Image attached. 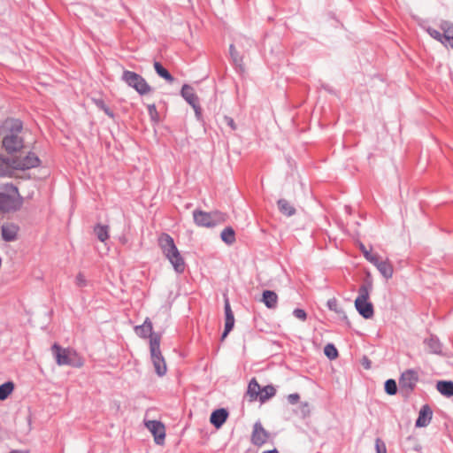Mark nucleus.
<instances>
[{
  "mask_svg": "<svg viewBox=\"0 0 453 453\" xmlns=\"http://www.w3.org/2000/svg\"><path fill=\"white\" fill-rule=\"evenodd\" d=\"M372 289L371 280L365 281L358 288V295L355 300V307L364 319H372L374 314L373 305L369 302L370 293Z\"/></svg>",
  "mask_w": 453,
  "mask_h": 453,
  "instance_id": "obj_4",
  "label": "nucleus"
},
{
  "mask_svg": "<svg viewBox=\"0 0 453 453\" xmlns=\"http://www.w3.org/2000/svg\"><path fill=\"white\" fill-rule=\"evenodd\" d=\"M227 417L226 410L218 409L211 413L210 421L215 427L219 428L226 422Z\"/></svg>",
  "mask_w": 453,
  "mask_h": 453,
  "instance_id": "obj_18",
  "label": "nucleus"
},
{
  "mask_svg": "<svg viewBox=\"0 0 453 453\" xmlns=\"http://www.w3.org/2000/svg\"><path fill=\"white\" fill-rule=\"evenodd\" d=\"M181 96L183 98L197 111L198 108V98L194 92V89L189 85H183L181 88Z\"/></svg>",
  "mask_w": 453,
  "mask_h": 453,
  "instance_id": "obj_16",
  "label": "nucleus"
},
{
  "mask_svg": "<svg viewBox=\"0 0 453 453\" xmlns=\"http://www.w3.org/2000/svg\"><path fill=\"white\" fill-rule=\"evenodd\" d=\"M150 350L152 364L158 376L166 373V364L160 350V337L152 336L150 341Z\"/></svg>",
  "mask_w": 453,
  "mask_h": 453,
  "instance_id": "obj_6",
  "label": "nucleus"
},
{
  "mask_svg": "<svg viewBox=\"0 0 453 453\" xmlns=\"http://www.w3.org/2000/svg\"><path fill=\"white\" fill-rule=\"evenodd\" d=\"M437 390L447 397L453 396V381L441 380L436 384Z\"/></svg>",
  "mask_w": 453,
  "mask_h": 453,
  "instance_id": "obj_21",
  "label": "nucleus"
},
{
  "mask_svg": "<svg viewBox=\"0 0 453 453\" xmlns=\"http://www.w3.org/2000/svg\"><path fill=\"white\" fill-rule=\"evenodd\" d=\"M229 51H230V56H231V58H232L234 64L236 66H241L242 65V58L239 56V53L237 52V50H235V48L233 44L230 45Z\"/></svg>",
  "mask_w": 453,
  "mask_h": 453,
  "instance_id": "obj_33",
  "label": "nucleus"
},
{
  "mask_svg": "<svg viewBox=\"0 0 453 453\" xmlns=\"http://www.w3.org/2000/svg\"><path fill=\"white\" fill-rule=\"evenodd\" d=\"M375 449L376 453H387L386 444L380 438L375 440Z\"/></svg>",
  "mask_w": 453,
  "mask_h": 453,
  "instance_id": "obj_38",
  "label": "nucleus"
},
{
  "mask_svg": "<svg viewBox=\"0 0 453 453\" xmlns=\"http://www.w3.org/2000/svg\"><path fill=\"white\" fill-rule=\"evenodd\" d=\"M7 134L3 139V146L8 153H14L24 147L22 122L19 119H11L6 122Z\"/></svg>",
  "mask_w": 453,
  "mask_h": 453,
  "instance_id": "obj_2",
  "label": "nucleus"
},
{
  "mask_svg": "<svg viewBox=\"0 0 453 453\" xmlns=\"http://www.w3.org/2000/svg\"><path fill=\"white\" fill-rule=\"evenodd\" d=\"M234 326V319H226V321H225V329H224V332H223V334L221 335V340L222 341L227 336V334L233 329Z\"/></svg>",
  "mask_w": 453,
  "mask_h": 453,
  "instance_id": "obj_35",
  "label": "nucleus"
},
{
  "mask_svg": "<svg viewBox=\"0 0 453 453\" xmlns=\"http://www.w3.org/2000/svg\"><path fill=\"white\" fill-rule=\"evenodd\" d=\"M380 274L387 280L392 278L394 273V269L388 259L380 260L379 256L372 262Z\"/></svg>",
  "mask_w": 453,
  "mask_h": 453,
  "instance_id": "obj_13",
  "label": "nucleus"
},
{
  "mask_svg": "<svg viewBox=\"0 0 453 453\" xmlns=\"http://www.w3.org/2000/svg\"><path fill=\"white\" fill-rule=\"evenodd\" d=\"M324 353L330 360L335 359L338 357V351L332 343H328L325 346Z\"/></svg>",
  "mask_w": 453,
  "mask_h": 453,
  "instance_id": "obj_31",
  "label": "nucleus"
},
{
  "mask_svg": "<svg viewBox=\"0 0 453 453\" xmlns=\"http://www.w3.org/2000/svg\"><path fill=\"white\" fill-rule=\"evenodd\" d=\"M100 104H100V107H101L103 110H104V108H106V106L104 104V103H103V102H100Z\"/></svg>",
  "mask_w": 453,
  "mask_h": 453,
  "instance_id": "obj_50",
  "label": "nucleus"
},
{
  "mask_svg": "<svg viewBox=\"0 0 453 453\" xmlns=\"http://www.w3.org/2000/svg\"><path fill=\"white\" fill-rule=\"evenodd\" d=\"M426 31L431 37H433L434 39H435L442 43V35L440 31H438L434 28H432V27H427Z\"/></svg>",
  "mask_w": 453,
  "mask_h": 453,
  "instance_id": "obj_39",
  "label": "nucleus"
},
{
  "mask_svg": "<svg viewBox=\"0 0 453 453\" xmlns=\"http://www.w3.org/2000/svg\"><path fill=\"white\" fill-rule=\"evenodd\" d=\"M227 124L232 127V129H235L234 122L231 118H226Z\"/></svg>",
  "mask_w": 453,
  "mask_h": 453,
  "instance_id": "obj_46",
  "label": "nucleus"
},
{
  "mask_svg": "<svg viewBox=\"0 0 453 453\" xmlns=\"http://www.w3.org/2000/svg\"><path fill=\"white\" fill-rule=\"evenodd\" d=\"M279 210L286 216H293L296 213V209L285 199L278 201Z\"/></svg>",
  "mask_w": 453,
  "mask_h": 453,
  "instance_id": "obj_26",
  "label": "nucleus"
},
{
  "mask_svg": "<svg viewBox=\"0 0 453 453\" xmlns=\"http://www.w3.org/2000/svg\"><path fill=\"white\" fill-rule=\"evenodd\" d=\"M260 391V385L257 383L256 379H252L248 385L247 390V394L250 397V400H256L259 396Z\"/></svg>",
  "mask_w": 453,
  "mask_h": 453,
  "instance_id": "obj_23",
  "label": "nucleus"
},
{
  "mask_svg": "<svg viewBox=\"0 0 453 453\" xmlns=\"http://www.w3.org/2000/svg\"><path fill=\"white\" fill-rule=\"evenodd\" d=\"M158 244L174 271L177 273H182L186 267L185 261L178 250L173 239L169 234H163L158 239Z\"/></svg>",
  "mask_w": 453,
  "mask_h": 453,
  "instance_id": "obj_3",
  "label": "nucleus"
},
{
  "mask_svg": "<svg viewBox=\"0 0 453 453\" xmlns=\"http://www.w3.org/2000/svg\"><path fill=\"white\" fill-rule=\"evenodd\" d=\"M299 411L302 414L303 418H305L310 415V406L308 403H302L299 406Z\"/></svg>",
  "mask_w": 453,
  "mask_h": 453,
  "instance_id": "obj_41",
  "label": "nucleus"
},
{
  "mask_svg": "<svg viewBox=\"0 0 453 453\" xmlns=\"http://www.w3.org/2000/svg\"><path fill=\"white\" fill-rule=\"evenodd\" d=\"M425 343L428 348L430 353L433 354H441V344L440 341L434 336L425 340Z\"/></svg>",
  "mask_w": 453,
  "mask_h": 453,
  "instance_id": "obj_22",
  "label": "nucleus"
},
{
  "mask_svg": "<svg viewBox=\"0 0 453 453\" xmlns=\"http://www.w3.org/2000/svg\"><path fill=\"white\" fill-rule=\"evenodd\" d=\"M432 418H433L432 409L429 407V405L425 404L421 407V409L418 412V417L416 420L415 426L417 427H426L430 424Z\"/></svg>",
  "mask_w": 453,
  "mask_h": 453,
  "instance_id": "obj_14",
  "label": "nucleus"
},
{
  "mask_svg": "<svg viewBox=\"0 0 453 453\" xmlns=\"http://www.w3.org/2000/svg\"><path fill=\"white\" fill-rule=\"evenodd\" d=\"M327 305L331 311H337V303L335 299L329 300Z\"/></svg>",
  "mask_w": 453,
  "mask_h": 453,
  "instance_id": "obj_44",
  "label": "nucleus"
},
{
  "mask_svg": "<svg viewBox=\"0 0 453 453\" xmlns=\"http://www.w3.org/2000/svg\"><path fill=\"white\" fill-rule=\"evenodd\" d=\"M276 394V389L274 387L268 385L261 388L260 394H259V400L261 403H265L267 400H269L271 397H273Z\"/></svg>",
  "mask_w": 453,
  "mask_h": 453,
  "instance_id": "obj_27",
  "label": "nucleus"
},
{
  "mask_svg": "<svg viewBox=\"0 0 453 453\" xmlns=\"http://www.w3.org/2000/svg\"><path fill=\"white\" fill-rule=\"evenodd\" d=\"M122 80L142 96L149 94L152 90L145 79L134 72L127 70L124 71L122 73Z\"/></svg>",
  "mask_w": 453,
  "mask_h": 453,
  "instance_id": "obj_7",
  "label": "nucleus"
},
{
  "mask_svg": "<svg viewBox=\"0 0 453 453\" xmlns=\"http://www.w3.org/2000/svg\"><path fill=\"white\" fill-rule=\"evenodd\" d=\"M95 234L98 240L104 242L109 238L108 226L103 225H97L95 229Z\"/></svg>",
  "mask_w": 453,
  "mask_h": 453,
  "instance_id": "obj_30",
  "label": "nucleus"
},
{
  "mask_svg": "<svg viewBox=\"0 0 453 453\" xmlns=\"http://www.w3.org/2000/svg\"><path fill=\"white\" fill-rule=\"evenodd\" d=\"M419 380V372L417 369H407L400 376L399 386L402 390L408 393L413 391Z\"/></svg>",
  "mask_w": 453,
  "mask_h": 453,
  "instance_id": "obj_9",
  "label": "nucleus"
},
{
  "mask_svg": "<svg viewBox=\"0 0 453 453\" xmlns=\"http://www.w3.org/2000/svg\"><path fill=\"white\" fill-rule=\"evenodd\" d=\"M148 111L150 115L152 117L154 114H157V108L155 104L148 105Z\"/></svg>",
  "mask_w": 453,
  "mask_h": 453,
  "instance_id": "obj_45",
  "label": "nucleus"
},
{
  "mask_svg": "<svg viewBox=\"0 0 453 453\" xmlns=\"http://www.w3.org/2000/svg\"><path fill=\"white\" fill-rule=\"evenodd\" d=\"M440 28L442 30V44L453 48V24L443 20L440 24Z\"/></svg>",
  "mask_w": 453,
  "mask_h": 453,
  "instance_id": "obj_15",
  "label": "nucleus"
},
{
  "mask_svg": "<svg viewBox=\"0 0 453 453\" xmlns=\"http://www.w3.org/2000/svg\"><path fill=\"white\" fill-rule=\"evenodd\" d=\"M268 440V433L264 429L261 423L257 422L253 426L251 441L254 445L261 446Z\"/></svg>",
  "mask_w": 453,
  "mask_h": 453,
  "instance_id": "obj_12",
  "label": "nucleus"
},
{
  "mask_svg": "<svg viewBox=\"0 0 453 453\" xmlns=\"http://www.w3.org/2000/svg\"><path fill=\"white\" fill-rule=\"evenodd\" d=\"M221 240L227 245H231L235 242V233L231 226L223 229L220 234Z\"/></svg>",
  "mask_w": 453,
  "mask_h": 453,
  "instance_id": "obj_25",
  "label": "nucleus"
},
{
  "mask_svg": "<svg viewBox=\"0 0 453 453\" xmlns=\"http://www.w3.org/2000/svg\"><path fill=\"white\" fill-rule=\"evenodd\" d=\"M359 248L365 259L370 263L373 262V260H375V258L378 257L376 254H372L362 243L359 245Z\"/></svg>",
  "mask_w": 453,
  "mask_h": 453,
  "instance_id": "obj_36",
  "label": "nucleus"
},
{
  "mask_svg": "<svg viewBox=\"0 0 453 453\" xmlns=\"http://www.w3.org/2000/svg\"><path fill=\"white\" fill-rule=\"evenodd\" d=\"M210 215L211 217V227L215 226L219 224H221L226 220V214H225L221 211H211V212H210Z\"/></svg>",
  "mask_w": 453,
  "mask_h": 453,
  "instance_id": "obj_29",
  "label": "nucleus"
},
{
  "mask_svg": "<svg viewBox=\"0 0 453 453\" xmlns=\"http://www.w3.org/2000/svg\"><path fill=\"white\" fill-rule=\"evenodd\" d=\"M10 165L15 170H28L40 165L39 157L33 152H29L27 156L21 157H17L10 158Z\"/></svg>",
  "mask_w": 453,
  "mask_h": 453,
  "instance_id": "obj_8",
  "label": "nucleus"
},
{
  "mask_svg": "<svg viewBox=\"0 0 453 453\" xmlns=\"http://www.w3.org/2000/svg\"><path fill=\"white\" fill-rule=\"evenodd\" d=\"M19 226L13 222H5L1 226L2 239L6 242H12L19 238Z\"/></svg>",
  "mask_w": 453,
  "mask_h": 453,
  "instance_id": "obj_11",
  "label": "nucleus"
},
{
  "mask_svg": "<svg viewBox=\"0 0 453 453\" xmlns=\"http://www.w3.org/2000/svg\"><path fill=\"white\" fill-rule=\"evenodd\" d=\"M100 104H100V107H101L103 110H104V108H106V106L104 104V103H103V102H100Z\"/></svg>",
  "mask_w": 453,
  "mask_h": 453,
  "instance_id": "obj_51",
  "label": "nucleus"
},
{
  "mask_svg": "<svg viewBox=\"0 0 453 453\" xmlns=\"http://www.w3.org/2000/svg\"><path fill=\"white\" fill-rule=\"evenodd\" d=\"M23 197L19 189L12 184H6L0 191V212L15 213L19 211L23 205Z\"/></svg>",
  "mask_w": 453,
  "mask_h": 453,
  "instance_id": "obj_1",
  "label": "nucleus"
},
{
  "mask_svg": "<svg viewBox=\"0 0 453 453\" xmlns=\"http://www.w3.org/2000/svg\"><path fill=\"white\" fill-rule=\"evenodd\" d=\"M12 166L10 165V159H8L6 162H1L0 163V176H7L12 173Z\"/></svg>",
  "mask_w": 453,
  "mask_h": 453,
  "instance_id": "obj_34",
  "label": "nucleus"
},
{
  "mask_svg": "<svg viewBox=\"0 0 453 453\" xmlns=\"http://www.w3.org/2000/svg\"><path fill=\"white\" fill-rule=\"evenodd\" d=\"M154 68L156 73L167 82L173 83L174 81L173 75L159 62H154Z\"/></svg>",
  "mask_w": 453,
  "mask_h": 453,
  "instance_id": "obj_24",
  "label": "nucleus"
},
{
  "mask_svg": "<svg viewBox=\"0 0 453 453\" xmlns=\"http://www.w3.org/2000/svg\"><path fill=\"white\" fill-rule=\"evenodd\" d=\"M14 390V383L12 381L4 382L0 385V400H5Z\"/></svg>",
  "mask_w": 453,
  "mask_h": 453,
  "instance_id": "obj_28",
  "label": "nucleus"
},
{
  "mask_svg": "<svg viewBox=\"0 0 453 453\" xmlns=\"http://www.w3.org/2000/svg\"><path fill=\"white\" fill-rule=\"evenodd\" d=\"M300 399V395L297 393H293L288 395V401L290 404H296Z\"/></svg>",
  "mask_w": 453,
  "mask_h": 453,
  "instance_id": "obj_43",
  "label": "nucleus"
},
{
  "mask_svg": "<svg viewBox=\"0 0 453 453\" xmlns=\"http://www.w3.org/2000/svg\"><path fill=\"white\" fill-rule=\"evenodd\" d=\"M195 223L199 226L211 227L210 212L196 210L193 211Z\"/></svg>",
  "mask_w": 453,
  "mask_h": 453,
  "instance_id": "obj_17",
  "label": "nucleus"
},
{
  "mask_svg": "<svg viewBox=\"0 0 453 453\" xmlns=\"http://www.w3.org/2000/svg\"><path fill=\"white\" fill-rule=\"evenodd\" d=\"M100 104H100V107H101L103 110H104V108H106V106L104 104V103H103V102H100Z\"/></svg>",
  "mask_w": 453,
  "mask_h": 453,
  "instance_id": "obj_49",
  "label": "nucleus"
},
{
  "mask_svg": "<svg viewBox=\"0 0 453 453\" xmlns=\"http://www.w3.org/2000/svg\"><path fill=\"white\" fill-rule=\"evenodd\" d=\"M51 351L56 363L60 366L70 365L73 367H81L83 365V361L73 349L62 348L58 343H54L51 347Z\"/></svg>",
  "mask_w": 453,
  "mask_h": 453,
  "instance_id": "obj_5",
  "label": "nucleus"
},
{
  "mask_svg": "<svg viewBox=\"0 0 453 453\" xmlns=\"http://www.w3.org/2000/svg\"><path fill=\"white\" fill-rule=\"evenodd\" d=\"M10 453H27V452L23 451V450H12Z\"/></svg>",
  "mask_w": 453,
  "mask_h": 453,
  "instance_id": "obj_48",
  "label": "nucleus"
},
{
  "mask_svg": "<svg viewBox=\"0 0 453 453\" xmlns=\"http://www.w3.org/2000/svg\"><path fill=\"white\" fill-rule=\"evenodd\" d=\"M104 111L108 116H110V117H113V113H112V111H111L108 107L104 108Z\"/></svg>",
  "mask_w": 453,
  "mask_h": 453,
  "instance_id": "obj_47",
  "label": "nucleus"
},
{
  "mask_svg": "<svg viewBox=\"0 0 453 453\" xmlns=\"http://www.w3.org/2000/svg\"><path fill=\"white\" fill-rule=\"evenodd\" d=\"M146 428L153 434L155 442L163 444L165 437V428L162 422L157 420H147L144 422Z\"/></svg>",
  "mask_w": 453,
  "mask_h": 453,
  "instance_id": "obj_10",
  "label": "nucleus"
},
{
  "mask_svg": "<svg viewBox=\"0 0 453 453\" xmlns=\"http://www.w3.org/2000/svg\"><path fill=\"white\" fill-rule=\"evenodd\" d=\"M224 310H225L226 319H234V313L231 310L230 303H229V300L227 297L225 298Z\"/></svg>",
  "mask_w": 453,
  "mask_h": 453,
  "instance_id": "obj_40",
  "label": "nucleus"
},
{
  "mask_svg": "<svg viewBox=\"0 0 453 453\" xmlns=\"http://www.w3.org/2000/svg\"><path fill=\"white\" fill-rule=\"evenodd\" d=\"M262 302L269 309H274L277 306L278 296L274 291L265 290L262 295Z\"/></svg>",
  "mask_w": 453,
  "mask_h": 453,
  "instance_id": "obj_20",
  "label": "nucleus"
},
{
  "mask_svg": "<svg viewBox=\"0 0 453 453\" xmlns=\"http://www.w3.org/2000/svg\"><path fill=\"white\" fill-rule=\"evenodd\" d=\"M75 285L79 288H84L88 285V280L82 273H79L75 277Z\"/></svg>",
  "mask_w": 453,
  "mask_h": 453,
  "instance_id": "obj_37",
  "label": "nucleus"
},
{
  "mask_svg": "<svg viewBox=\"0 0 453 453\" xmlns=\"http://www.w3.org/2000/svg\"><path fill=\"white\" fill-rule=\"evenodd\" d=\"M294 316L300 319V320H305L307 318V314L304 310L303 309H295L293 311Z\"/></svg>",
  "mask_w": 453,
  "mask_h": 453,
  "instance_id": "obj_42",
  "label": "nucleus"
},
{
  "mask_svg": "<svg viewBox=\"0 0 453 453\" xmlns=\"http://www.w3.org/2000/svg\"><path fill=\"white\" fill-rule=\"evenodd\" d=\"M152 323L150 319L147 318L142 325L136 326L134 327V332L138 336L142 338H147L150 336V339L152 336H155L154 334H152Z\"/></svg>",
  "mask_w": 453,
  "mask_h": 453,
  "instance_id": "obj_19",
  "label": "nucleus"
},
{
  "mask_svg": "<svg viewBox=\"0 0 453 453\" xmlns=\"http://www.w3.org/2000/svg\"><path fill=\"white\" fill-rule=\"evenodd\" d=\"M385 391L387 394L390 395H394L396 394L397 392V386H396V382L392 380V379H389L388 380H386L385 382Z\"/></svg>",
  "mask_w": 453,
  "mask_h": 453,
  "instance_id": "obj_32",
  "label": "nucleus"
}]
</instances>
